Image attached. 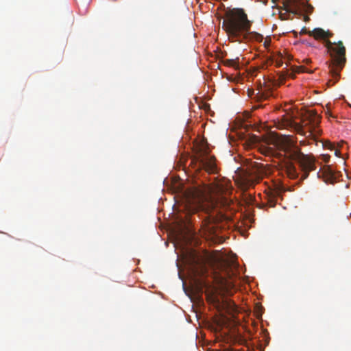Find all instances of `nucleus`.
Wrapping results in <instances>:
<instances>
[{
    "label": "nucleus",
    "instance_id": "f257e3e1",
    "mask_svg": "<svg viewBox=\"0 0 351 351\" xmlns=\"http://www.w3.org/2000/svg\"><path fill=\"white\" fill-rule=\"evenodd\" d=\"M228 189L221 184H215L208 189V195L197 188L189 189L185 193L186 206L189 212L195 213L200 209H205L204 204H208V211L217 209H228L232 201L226 196Z\"/></svg>",
    "mask_w": 351,
    "mask_h": 351
},
{
    "label": "nucleus",
    "instance_id": "f03ea898",
    "mask_svg": "<svg viewBox=\"0 0 351 351\" xmlns=\"http://www.w3.org/2000/svg\"><path fill=\"white\" fill-rule=\"evenodd\" d=\"M252 21L241 8H233L225 13L222 28L226 32L231 42L239 43L255 40L261 43L263 36L256 32H251Z\"/></svg>",
    "mask_w": 351,
    "mask_h": 351
},
{
    "label": "nucleus",
    "instance_id": "7ed1b4c3",
    "mask_svg": "<svg viewBox=\"0 0 351 351\" xmlns=\"http://www.w3.org/2000/svg\"><path fill=\"white\" fill-rule=\"evenodd\" d=\"M282 149L290 160L298 162L302 174L300 180L306 179L311 171L316 169V159L313 154H305L301 152L295 143L290 138L284 141Z\"/></svg>",
    "mask_w": 351,
    "mask_h": 351
},
{
    "label": "nucleus",
    "instance_id": "20e7f679",
    "mask_svg": "<svg viewBox=\"0 0 351 351\" xmlns=\"http://www.w3.org/2000/svg\"><path fill=\"white\" fill-rule=\"evenodd\" d=\"M324 41L331 57V60L328 63V69L335 84L339 80L340 72L346 62V47L341 41L332 43L327 38Z\"/></svg>",
    "mask_w": 351,
    "mask_h": 351
},
{
    "label": "nucleus",
    "instance_id": "39448f33",
    "mask_svg": "<svg viewBox=\"0 0 351 351\" xmlns=\"http://www.w3.org/2000/svg\"><path fill=\"white\" fill-rule=\"evenodd\" d=\"M196 162L199 168L208 172H214L216 169L215 157L210 156L206 149L201 148L196 155Z\"/></svg>",
    "mask_w": 351,
    "mask_h": 351
},
{
    "label": "nucleus",
    "instance_id": "423d86ee",
    "mask_svg": "<svg viewBox=\"0 0 351 351\" xmlns=\"http://www.w3.org/2000/svg\"><path fill=\"white\" fill-rule=\"evenodd\" d=\"M318 178H322L326 183L333 184L336 182L337 176L330 165H325L317 173Z\"/></svg>",
    "mask_w": 351,
    "mask_h": 351
},
{
    "label": "nucleus",
    "instance_id": "0eeeda50",
    "mask_svg": "<svg viewBox=\"0 0 351 351\" xmlns=\"http://www.w3.org/2000/svg\"><path fill=\"white\" fill-rule=\"evenodd\" d=\"M186 262L192 272L194 274H197L199 272L197 267L201 265V260L197 254L193 252H191L189 254V257L186 258Z\"/></svg>",
    "mask_w": 351,
    "mask_h": 351
},
{
    "label": "nucleus",
    "instance_id": "6e6552de",
    "mask_svg": "<svg viewBox=\"0 0 351 351\" xmlns=\"http://www.w3.org/2000/svg\"><path fill=\"white\" fill-rule=\"evenodd\" d=\"M308 34L311 36H313L316 40H325L333 35L330 32L325 31L322 28H315L312 31H308Z\"/></svg>",
    "mask_w": 351,
    "mask_h": 351
},
{
    "label": "nucleus",
    "instance_id": "1a4fd4ad",
    "mask_svg": "<svg viewBox=\"0 0 351 351\" xmlns=\"http://www.w3.org/2000/svg\"><path fill=\"white\" fill-rule=\"evenodd\" d=\"M285 172L291 179H296L299 176V173L297 171L295 166L291 162H288L285 164Z\"/></svg>",
    "mask_w": 351,
    "mask_h": 351
},
{
    "label": "nucleus",
    "instance_id": "9d476101",
    "mask_svg": "<svg viewBox=\"0 0 351 351\" xmlns=\"http://www.w3.org/2000/svg\"><path fill=\"white\" fill-rule=\"evenodd\" d=\"M299 0H287L284 3L285 10L287 12L295 14L299 8Z\"/></svg>",
    "mask_w": 351,
    "mask_h": 351
},
{
    "label": "nucleus",
    "instance_id": "9b49d317",
    "mask_svg": "<svg viewBox=\"0 0 351 351\" xmlns=\"http://www.w3.org/2000/svg\"><path fill=\"white\" fill-rule=\"evenodd\" d=\"M308 116L310 121L312 123L314 127H316L320 121V117L318 116L317 112L315 110H309Z\"/></svg>",
    "mask_w": 351,
    "mask_h": 351
},
{
    "label": "nucleus",
    "instance_id": "f8f14e48",
    "mask_svg": "<svg viewBox=\"0 0 351 351\" xmlns=\"http://www.w3.org/2000/svg\"><path fill=\"white\" fill-rule=\"evenodd\" d=\"M239 58L236 59H226L223 60V64L228 66L236 67L238 66Z\"/></svg>",
    "mask_w": 351,
    "mask_h": 351
},
{
    "label": "nucleus",
    "instance_id": "ddd939ff",
    "mask_svg": "<svg viewBox=\"0 0 351 351\" xmlns=\"http://www.w3.org/2000/svg\"><path fill=\"white\" fill-rule=\"evenodd\" d=\"M258 99H267L270 95H271V92L269 90H267L265 92V90H261L259 91L257 94Z\"/></svg>",
    "mask_w": 351,
    "mask_h": 351
},
{
    "label": "nucleus",
    "instance_id": "4468645a",
    "mask_svg": "<svg viewBox=\"0 0 351 351\" xmlns=\"http://www.w3.org/2000/svg\"><path fill=\"white\" fill-rule=\"evenodd\" d=\"M330 155H328V154H322V155H321V158H322V160L324 162H326V163H327V162H329V160H330Z\"/></svg>",
    "mask_w": 351,
    "mask_h": 351
},
{
    "label": "nucleus",
    "instance_id": "2eb2a0df",
    "mask_svg": "<svg viewBox=\"0 0 351 351\" xmlns=\"http://www.w3.org/2000/svg\"><path fill=\"white\" fill-rule=\"evenodd\" d=\"M298 72L304 73V72H308V71L304 68V66H300L298 68Z\"/></svg>",
    "mask_w": 351,
    "mask_h": 351
},
{
    "label": "nucleus",
    "instance_id": "dca6fc26",
    "mask_svg": "<svg viewBox=\"0 0 351 351\" xmlns=\"http://www.w3.org/2000/svg\"><path fill=\"white\" fill-rule=\"evenodd\" d=\"M308 31L306 30V27H303L300 32V34H308Z\"/></svg>",
    "mask_w": 351,
    "mask_h": 351
},
{
    "label": "nucleus",
    "instance_id": "f3484780",
    "mask_svg": "<svg viewBox=\"0 0 351 351\" xmlns=\"http://www.w3.org/2000/svg\"><path fill=\"white\" fill-rule=\"evenodd\" d=\"M340 154H341V153H340V151H339V149H335V156H340Z\"/></svg>",
    "mask_w": 351,
    "mask_h": 351
},
{
    "label": "nucleus",
    "instance_id": "a211bd4d",
    "mask_svg": "<svg viewBox=\"0 0 351 351\" xmlns=\"http://www.w3.org/2000/svg\"><path fill=\"white\" fill-rule=\"evenodd\" d=\"M335 146L332 145L331 143H328V149H334Z\"/></svg>",
    "mask_w": 351,
    "mask_h": 351
},
{
    "label": "nucleus",
    "instance_id": "6ab92c4d",
    "mask_svg": "<svg viewBox=\"0 0 351 351\" xmlns=\"http://www.w3.org/2000/svg\"><path fill=\"white\" fill-rule=\"evenodd\" d=\"M282 62L281 60L276 62V64L278 66H280L282 65Z\"/></svg>",
    "mask_w": 351,
    "mask_h": 351
},
{
    "label": "nucleus",
    "instance_id": "aec40b11",
    "mask_svg": "<svg viewBox=\"0 0 351 351\" xmlns=\"http://www.w3.org/2000/svg\"><path fill=\"white\" fill-rule=\"evenodd\" d=\"M304 62L305 63H306V64H308L309 62H311V60H309V59H305V60H304Z\"/></svg>",
    "mask_w": 351,
    "mask_h": 351
},
{
    "label": "nucleus",
    "instance_id": "412c9836",
    "mask_svg": "<svg viewBox=\"0 0 351 351\" xmlns=\"http://www.w3.org/2000/svg\"><path fill=\"white\" fill-rule=\"evenodd\" d=\"M269 42H267V40H265V43H264V45H265V47H268V46H269Z\"/></svg>",
    "mask_w": 351,
    "mask_h": 351
},
{
    "label": "nucleus",
    "instance_id": "4be33fe9",
    "mask_svg": "<svg viewBox=\"0 0 351 351\" xmlns=\"http://www.w3.org/2000/svg\"><path fill=\"white\" fill-rule=\"evenodd\" d=\"M326 114L328 116V117H332V115L330 114V113L328 111L326 112Z\"/></svg>",
    "mask_w": 351,
    "mask_h": 351
},
{
    "label": "nucleus",
    "instance_id": "5701e85b",
    "mask_svg": "<svg viewBox=\"0 0 351 351\" xmlns=\"http://www.w3.org/2000/svg\"><path fill=\"white\" fill-rule=\"evenodd\" d=\"M300 145H305V141H300Z\"/></svg>",
    "mask_w": 351,
    "mask_h": 351
},
{
    "label": "nucleus",
    "instance_id": "b1692460",
    "mask_svg": "<svg viewBox=\"0 0 351 351\" xmlns=\"http://www.w3.org/2000/svg\"><path fill=\"white\" fill-rule=\"evenodd\" d=\"M308 133H309V134H308V136H313V133L311 132H308Z\"/></svg>",
    "mask_w": 351,
    "mask_h": 351
},
{
    "label": "nucleus",
    "instance_id": "393cba45",
    "mask_svg": "<svg viewBox=\"0 0 351 351\" xmlns=\"http://www.w3.org/2000/svg\"><path fill=\"white\" fill-rule=\"evenodd\" d=\"M308 9H310V10H313V6H311V5H308Z\"/></svg>",
    "mask_w": 351,
    "mask_h": 351
},
{
    "label": "nucleus",
    "instance_id": "a878e982",
    "mask_svg": "<svg viewBox=\"0 0 351 351\" xmlns=\"http://www.w3.org/2000/svg\"><path fill=\"white\" fill-rule=\"evenodd\" d=\"M281 19H285V18H283L282 16L281 15Z\"/></svg>",
    "mask_w": 351,
    "mask_h": 351
}]
</instances>
